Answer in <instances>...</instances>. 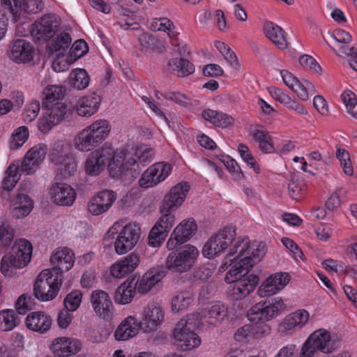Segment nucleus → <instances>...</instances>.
I'll return each instance as SVG.
<instances>
[{"mask_svg":"<svg viewBox=\"0 0 357 357\" xmlns=\"http://www.w3.org/2000/svg\"><path fill=\"white\" fill-rule=\"evenodd\" d=\"M265 253V245L262 243L251 242L248 237H238L229 248L218 271L223 272L231 267L225 277L226 282H231L236 274L250 271Z\"/></svg>","mask_w":357,"mask_h":357,"instance_id":"obj_1","label":"nucleus"},{"mask_svg":"<svg viewBox=\"0 0 357 357\" xmlns=\"http://www.w3.org/2000/svg\"><path fill=\"white\" fill-rule=\"evenodd\" d=\"M141 320L136 314L129 315L117 326L114 338L116 341H126L138 335L143 328L144 332L155 331L165 320V311L159 303L147 304L141 312Z\"/></svg>","mask_w":357,"mask_h":357,"instance_id":"obj_2","label":"nucleus"},{"mask_svg":"<svg viewBox=\"0 0 357 357\" xmlns=\"http://www.w3.org/2000/svg\"><path fill=\"white\" fill-rule=\"evenodd\" d=\"M66 91H43L41 103L43 112L38 121V128L47 133L59 125L68 113V107L64 101Z\"/></svg>","mask_w":357,"mask_h":357,"instance_id":"obj_3","label":"nucleus"},{"mask_svg":"<svg viewBox=\"0 0 357 357\" xmlns=\"http://www.w3.org/2000/svg\"><path fill=\"white\" fill-rule=\"evenodd\" d=\"M122 157L123 154L118 150L102 146L87 155L84 163V172L90 176H96L107 167L112 177L122 178L123 167L120 165Z\"/></svg>","mask_w":357,"mask_h":357,"instance_id":"obj_4","label":"nucleus"},{"mask_svg":"<svg viewBox=\"0 0 357 357\" xmlns=\"http://www.w3.org/2000/svg\"><path fill=\"white\" fill-rule=\"evenodd\" d=\"M141 234L139 225L135 222L120 220L116 221L108 229L105 238L112 240L114 249L119 255L132 250L137 244Z\"/></svg>","mask_w":357,"mask_h":357,"instance_id":"obj_5","label":"nucleus"},{"mask_svg":"<svg viewBox=\"0 0 357 357\" xmlns=\"http://www.w3.org/2000/svg\"><path fill=\"white\" fill-rule=\"evenodd\" d=\"M118 151L123 154L120 160V165L123 167L122 179L128 182L138 176L141 166L144 167L152 162L155 156L154 150L146 145L132 147L126 151Z\"/></svg>","mask_w":357,"mask_h":357,"instance_id":"obj_6","label":"nucleus"},{"mask_svg":"<svg viewBox=\"0 0 357 357\" xmlns=\"http://www.w3.org/2000/svg\"><path fill=\"white\" fill-rule=\"evenodd\" d=\"M340 338L326 329L312 333L303 344L299 357H314L318 351L330 354L340 347Z\"/></svg>","mask_w":357,"mask_h":357,"instance_id":"obj_7","label":"nucleus"},{"mask_svg":"<svg viewBox=\"0 0 357 357\" xmlns=\"http://www.w3.org/2000/svg\"><path fill=\"white\" fill-rule=\"evenodd\" d=\"M196 317L188 314L176 324L172 332L174 343L181 350H192L202 343L200 337L194 331L195 328L200 327Z\"/></svg>","mask_w":357,"mask_h":357,"instance_id":"obj_8","label":"nucleus"},{"mask_svg":"<svg viewBox=\"0 0 357 357\" xmlns=\"http://www.w3.org/2000/svg\"><path fill=\"white\" fill-rule=\"evenodd\" d=\"M199 252L192 245H185L176 251L170 252L165 260V267L172 272L183 273L194 266Z\"/></svg>","mask_w":357,"mask_h":357,"instance_id":"obj_9","label":"nucleus"},{"mask_svg":"<svg viewBox=\"0 0 357 357\" xmlns=\"http://www.w3.org/2000/svg\"><path fill=\"white\" fill-rule=\"evenodd\" d=\"M236 237V229L231 226H227L219 229L213 234L204 245L203 255L208 259L218 256L238 238Z\"/></svg>","mask_w":357,"mask_h":357,"instance_id":"obj_10","label":"nucleus"},{"mask_svg":"<svg viewBox=\"0 0 357 357\" xmlns=\"http://www.w3.org/2000/svg\"><path fill=\"white\" fill-rule=\"evenodd\" d=\"M61 282L57 275L52 273L51 269L42 271L37 276L34 285L35 296L40 301H49L57 295Z\"/></svg>","mask_w":357,"mask_h":357,"instance_id":"obj_11","label":"nucleus"},{"mask_svg":"<svg viewBox=\"0 0 357 357\" xmlns=\"http://www.w3.org/2000/svg\"><path fill=\"white\" fill-rule=\"evenodd\" d=\"M1 6L12 15L17 22L25 15L36 14L44 8L43 0H1Z\"/></svg>","mask_w":357,"mask_h":357,"instance_id":"obj_12","label":"nucleus"},{"mask_svg":"<svg viewBox=\"0 0 357 357\" xmlns=\"http://www.w3.org/2000/svg\"><path fill=\"white\" fill-rule=\"evenodd\" d=\"M233 280L231 282H227L229 284L228 296L233 301H240L249 296L255 290L259 278L255 275H247V273L243 271L241 274H236Z\"/></svg>","mask_w":357,"mask_h":357,"instance_id":"obj_13","label":"nucleus"},{"mask_svg":"<svg viewBox=\"0 0 357 357\" xmlns=\"http://www.w3.org/2000/svg\"><path fill=\"white\" fill-rule=\"evenodd\" d=\"M61 23V20L59 15L45 14L32 24L31 35L38 40H49L59 31Z\"/></svg>","mask_w":357,"mask_h":357,"instance_id":"obj_14","label":"nucleus"},{"mask_svg":"<svg viewBox=\"0 0 357 357\" xmlns=\"http://www.w3.org/2000/svg\"><path fill=\"white\" fill-rule=\"evenodd\" d=\"M172 171V167L167 162H155L142 174L139 185L144 188L155 186L165 181Z\"/></svg>","mask_w":357,"mask_h":357,"instance_id":"obj_15","label":"nucleus"},{"mask_svg":"<svg viewBox=\"0 0 357 357\" xmlns=\"http://www.w3.org/2000/svg\"><path fill=\"white\" fill-rule=\"evenodd\" d=\"M291 280L287 272H277L268 275L260 284L257 294L260 298L270 297L284 289Z\"/></svg>","mask_w":357,"mask_h":357,"instance_id":"obj_16","label":"nucleus"},{"mask_svg":"<svg viewBox=\"0 0 357 357\" xmlns=\"http://www.w3.org/2000/svg\"><path fill=\"white\" fill-rule=\"evenodd\" d=\"M102 98V91H93L75 98L73 109L81 117H91L99 109Z\"/></svg>","mask_w":357,"mask_h":357,"instance_id":"obj_17","label":"nucleus"},{"mask_svg":"<svg viewBox=\"0 0 357 357\" xmlns=\"http://www.w3.org/2000/svg\"><path fill=\"white\" fill-rule=\"evenodd\" d=\"M161 213L162 216L155 222L149 234V245L153 248H158L162 245L175 221L174 215L170 213Z\"/></svg>","mask_w":357,"mask_h":357,"instance_id":"obj_18","label":"nucleus"},{"mask_svg":"<svg viewBox=\"0 0 357 357\" xmlns=\"http://www.w3.org/2000/svg\"><path fill=\"white\" fill-rule=\"evenodd\" d=\"M190 185L181 182L172 187L165 195L160 207V213H170L178 208L185 199Z\"/></svg>","mask_w":357,"mask_h":357,"instance_id":"obj_19","label":"nucleus"},{"mask_svg":"<svg viewBox=\"0 0 357 357\" xmlns=\"http://www.w3.org/2000/svg\"><path fill=\"white\" fill-rule=\"evenodd\" d=\"M197 225L193 218L183 220L177 225L168 239L166 247L174 250L179 245L188 241L197 231Z\"/></svg>","mask_w":357,"mask_h":357,"instance_id":"obj_20","label":"nucleus"},{"mask_svg":"<svg viewBox=\"0 0 357 357\" xmlns=\"http://www.w3.org/2000/svg\"><path fill=\"white\" fill-rule=\"evenodd\" d=\"M166 275L164 267H153L145 273L139 279H137V291L145 294L152 289L158 290L162 286V279Z\"/></svg>","mask_w":357,"mask_h":357,"instance_id":"obj_21","label":"nucleus"},{"mask_svg":"<svg viewBox=\"0 0 357 357\" xmlns=\"http://www.w3.org/2000/svg\"><path fill=\"white\" fill-rule=\"evenodd\" d=\"M47 151L45 144L39 143L33 146L24 156L21 171L27 175L34 173L45 160Z\"/></svg>","mask_w":357,"mask_h":357,"instance_id":"obj_22","label":"nucleus"},{"mask_svg":"<svg viewBox=\"0 0 357 357\" xmlns=\"http://www.w3.org/2000/svg\"><path fill=\"white\" fill-rule=\"evenodd\" d=\"M50 200L55 204L62 206H72L77 197L75 190L65 183H54L48 190Z\"/></svg>","mask_w":357,"mask_h":357,"instance_id":"obj_23","label":"nucleus"},{"mask_svg":"<svg viewBox=\"0 0 357 357\" xmlns=\"http://www.w3.org/2000/svg\"><path fill=\"white\" fill-rule=\"evenodd\" d=\"M196 317L199 326L205 325L216 327L220 325L226 316V307L224 305L216 303L209 308H204L195 313L190 314Z\"/></svg>","mask_w":357,"mask_h":357,"instance_id":"obj_24","label":"nucleus"},{"mask_svg":"<svg viewBox=\"0 0 357 357\" xmlns=\"http://www.w3.org/2000/svg\"><path fill=\"white\" fill-rule=\"evenodd\" d=\"M310 318V313L305 309L296 310L284 317L279 326L280 331L287 334L301 331L309 323Z\"/></svg>","mask_w":357,"mask_h":357,"instance_id":"obj_25","label":"nucleus"},{"mask_svg":"<svg viewBox=\"0 0 357 357\" xmlns=\"http://www.w3.org/2000/svg\"><path fill=\"white\" fill-rule=\"evenodd\" d=\"M116 199V193L110 190H101L91 197L87 208L93 215H99L107 212Z\"/></svg>","mask_w":357,"mask_h":357,"instance_id":"obj_26","label":"nucleus"},{"mask_svg":"<svg viewBox=\"0 0 357 357\" xmlns=\"http://www.w3.org/2000/svg\"><path fill=\"white\" fill-rule=\"evenodd\" d=\"M81 347L82 344L79 340L63 336L53 339L50 349L57 357H69L77 353Z\"/></svg>","mask_w":357,"mask_h":357,"instance_id":"obj_27","label":"nucleus"},{"mask_svg":"<svg viewBox=\"0 0 357 357\" xmlns=\"http://www.w3.org/2000/svg\"><path fill=\"white\" fill-rule=\"evenodd\" d=\"M75 263L73 252L67 248L58 249L50 257V264L53 271L65 273L72 268Z\"/></svg>","mask_w":357,"mask_h":357,"instance_id":"obj_28","label":"nucleus"},{"mask_svg":"<svg viewBox=\"0 0 357 357\" xmlns=\"http://www.w3.org/2000/svg\"><path fill=\"white\" fill-rule=\"evenodd\" d=\"M139 257L131 253L113 264L110 267V273L115 278H123L132 273L139 266Z\"/></svg>","mask_w":357,"mask_h":357,"instance_id":"obj_29","label":"nucleus"},{"mask_svg":"<svg viewBox=\"0 0 357 357\" xmlns=\"http://www.w3.org/2000/svg\"><path fill=\"white\" fill-rule=\"evenodd\" d=\"M90 301L93 311L99 317L105 319L109 316L112 303L107 292L100 289L93 291Z\"/></svg>","mask_w":357,"mask_h":357,"instance_id":"obj_30","label":"nucleus"},{"mask_svg":"<svg viewBox=\"0 0 357 357\" xmlns=\"http://www.w3.org/2000/svg\"><path fill=\"white\" fill-rule=\"evenodd\" d=\"M33 208L31 198L24 193H19L13 197L10 201V213L16 219L27 216Z\"/></svg>","mask_w":357,"mask_h":357,"instance_id":"obj_31","label":"nucleus"},{"mask_svg":"<svg viewBox=\"0 0 357 357\" xmlns=\"http://www.w3.org/2000/svg\"><path fill=\"white\" fill-rule=\"evenodd\" d=\"M137 282L135 277H131L121 283L115 291L114 301L120 305L130 303L136 294Z\"/></svg>","mask_w":357,"mask_h":357,"instance_id":"obj_32","label":"nucleus"},{"mask_svg":"<svg viewBox=\"0 0 357 357\" xmlns=\"http://www.w3.org/2000/svg\"><path fill=\"white\" fill-rule=\"evenodd\" d=\"M9 56L17 63L29 61L33 58V47L24 39L16 40L10 47Z\"/></svg>","mask_w":357,"mask_h":357,"instance_id":"obj_33","label":"nucleus"},{"mask_svg":"<svg viewBox=\"0 0 357 357\" xmlns=\"http://www.w3.org/2000/svg\"><path fill=\"white\" fill-rule=\"evenodd\" d=\"M25 324L29 330L39 333H45L50 329L52 319L45 313L37 311L31 312L26 316Z\"/></svg>","mask_w":357,"mask_h":357,"instance_id":"obj_34","label":"nucleus"},{"mask_svg":"<svg viewBox=\"0 0 357 357\" xmlns=\"http://www.w3.org/2000/svg\"><path fill=\"white\" fill-rule=\"evenodd\" d=\"M32 250L31 243L20 238L15 241L10 255L24 268L31 261Z\"/></svg>","mask_w":357,"mask_h":357,"instance_id":"obj_35","label":"nucleus"},{"mask_svg":"<svg viewBox=\"0 0 357 357\" xmlns=\"http://www.w3.org/2000/svg\"><path fill=\"white\" fill-rule=\"evenodd\" d=\"M264 31L266 36L280 49L287 47V40L284 30L278 24L267 21L264 24Z\"/></svg>","mask_w":357,"mask_h":357,"instance_id":"obj_36","label":"nucleus"},{"mask_svg":"<svg viewBox=\"0 0 357 357\" xmlns=\"http://www.w3.org/2000/svg\"><path fill=\"white\" fill-rule=\"evenodd\" d=\"M86 128L99 145L108 137L112 126L107 120L100 119L93 121Z\"/></svg>","mask_w":357,"mask_h":357,"instance_id":"obj_37","label":"nucleus"},{"mask_svg":"<svg viewBox=\"0 0 357 357\" xmlns=\"http://www.w3.org/2000/svg\"><path fill=\"white\" fill-rule=\"evenodd\" d=\"M56 176L60 178L66 179L73 176L77 171V160L75 155L60 160L53 164Z\"/></svg>","mask_w":357,"mask_h":357,"instance_id":"obj_38","label":"nucleus"},{"mask_svg":"<svg viewBox=\"0 0 357 357\" xmlns=\"http://www.w3.org/2000/svg\"><path fill=\"white\" fill-rule=\"evenodd\" d=\"M168 70L177 77H186L195 71L194 66L183 58H174L169 61Z\"/></svg>","mask_w":357,"mask_h":357,"instance_id":"obj_39","label":"nucleus"},{"mask_svg":"<svg viewBox=\"0 0 357 357\" xmlns=\"http://www.w3.org/2000/svg\"><path fill=\"white\" fill-rule=\"evenodd\" d=\"M253 139L259 144V149L264 153L275 151L273 139L264 128H255L251 131Z\"/></svg>","mask_w":357,"mask_h":357,"instance_id":"obj_40","label":"nucleus"},{"mask_svg":"<svg viewBox=\"0 0 357 357\" xmlns=\"http://www.w3.org/2000/svg\"><path fill=\"white\" fill-rule=\"evenodd\" d=\"M72 43L70 34L66 31H59L56 33L55 38L49 45L51 52H55L58 56H63L64 53L68 50Z\"/></svg>","mask_w":357,"mask_h":357,"instance_id":"obj_41","label":"nucleus"},{"mask_svg":"<svg viewBox=\"0 0 357 357\" xmlns=\"http://www.w3.org/2000/svg\"><path fill=\"white\" fill-rule=\"evenodd\" d=\"M73 145L80 152H88L98 144L86 128L79 131L73 139Z\"/></svg>","mask_w":357,"mask_h":357,"instance_id":"obj_42","label":"nucleus"},{"mask_svg":"<svg viewBox=\"0 0 357 357\" xmlns=\"http://www.w3.org/2000/svg\"><path fill=\"white\" fill-rule=\"evenodd\" d=\"M73 154L70 144L68 142L60 140L53 144L49 151L48 157L53 165Z\"/></svg>","mask_w":357,"mask_h":357,"instance_id":"obj_43","label":"nucleus"},{"mask_svg":"<svg viewBox=\"0 0 357 357\" xmlns=\"http://www.w3.org/2000/svg\"><path fill=\"white\" fill-rule=\"evenodd\" d=\"M20 323L16 312L11 309L0 310V331L1 332L11 331Z\"/></svg>","mask_w":357,"mask_h":357,"instance_id":"obj_44","label":"nucleus"},{"mask_svg":"<svg viewBox=\"0 0 357 357\" xmlns=\"http://www.w3.org/2000/svg\"><path fill=\"white\" fill-rule=\"evenodd\" d=\"M194 294L190 291L176 292L172 299V310L178 312L186 309L193 302Z\"/></svg>","mask_w":357,"mask_h":357,"instance_id":"obj_45","label":"nucleus"},{"mask_svg":"<svg viewBox=\"0 0 357 357\" xmlns=\"http://www.w3.org/2000/svg\"><path fill=\"white\" fill-rule=\"evenodd\" d=\"M24 268L10 254L4 255L0 261V271L5 277H13L17 271Z\"/></svg>","mask_w":357,"mask_h":357,"instance_id":"obj_46","label":"nucleus"},{"mask_svg":"<svg viewBox=\"0 0 357 357\" xmlns=\"http://www.w3.org/2000/svg\"><path fill=\"white\" fill-rule=\"evenodd\" d=\"M266 311V314L269 320L276 317L286 307L284 302L281 297H275L262 302Z\"/></svg>","mask_w":357,"mask_h":357,"instance_id":"obj_47","label":"nucleus"},{"mask_svg":"<svg viewBox=\"0 0 357 357\" xmlns=\"http://www.w3.org/2000/svg\"><path fill=\"white\" fill-rule=\"evenodd\" d=\"M18 162L12 163L6 171L2 181V188L8 191L12 190L20 178Z\"/></svg>","mask_w":357,"mask_h":357,"instance_id":"obj_48","label":"nucleus"},{"mask_svg":"<svg viewBox=\"0 0 357 357\" xmlns=\"http://www.w3.org/2000/svg\"><path fill=\"white\" fill-rule=\"evenodd\" d=\"M281 76L284 84L289 89H294V88L311 89L314 87L313 84L309 80L303 79V81H300L292 73L287 70H282Z\"/></svg>","mask_w":357,"mask_h":357,"instance_id":"obj_49","label":"nucleus"},{"mask_svg":"<svg viewBox=\"0 0 357 357\" xmlns=\"http://www.w3.org/2000/svg\"><path fill=\"white\" fill-rule=\"evenodd\" d=\"M89 76L84 69H76L70 74L69 83L76 89H85L89 86Z\"/></svg>","mask_w":357,"mask_h":357,"instance_id":"obj_50","label":"nucleus"},{"mask_svg":"<svg viewBox=\"0 0 357 357\" xmlns=\"http://www.w3.org/2000/svg\"><path fill=\"white\" fill-rule=\"evenodd\" d=\"M29 136V132L26 126L18 127L14 130L9 139V147L13 150L18 149L27 141Z\"/></svg>","mask_w":357,"mask_h":357,"instance_id":"obj_51","label":"nucleus"},{"mask_svg":"<svg viewBox=\"0 0 357 357\" xmlns=\"http://www.w3.org/2000/svg\"><path fill=\"white\" fill-rule=\"evenodd\" d=\"M151 26L155 30L166 32L169 38H174L178 35V32L176 31L173 22L165 17L155 19Z\"/></svg>","mask_w":357,"mask_h":357,"instance_id":"obj_52","label":"nucleus"},{"mask_svg":"<svg viewBox=\"0 0 357 357\" xmlns=\"http://www.w3.org/2000/svg\"><path fill=\"white\" fill-rule=\"evenodd\" d=\"M262 302L257 303L252 306L248 312L247 317L248 320L253 324L259 322H266L269 321L266 314L264 307Z\"/></svg>","mask_w":357,"mask_h":357,"instance_id":"obj_53","label":"nucleus"},{"mask_svg":"<svg viewBox=\"0 0 357 357\" xmlns=\"http://www.w3.org/2000/svg\"><path fill=\"white\" fill-rule=\"evenodd\" d=\"M82 293L79 290H74L68 294L64 298L65 309L71 312L75 311L81 305Z\"/></svg>","mask_w":357,"mask_h":357,"instance_id":"obj_54","label":"nucleus"},{"mask_svg":"<svg viewBox=\"0 0 357 357\" xmlns=\"http://www.w3.org/2000/svg\"><path fill=\"white\" fill-rule=\"evenodd\" d=\"M40 105L37 100H33L29 102L25 107L24 111L22 113V119L24 122H32L38 116L40 112Z\"/></svg>","mask_w":357,"mask_h":357,"instance_id":"obj_55","label":"nucleus"},{"mask_svg":"<svg viewBox=\"0 0 357 357\" xmlns=\"http://www.w3.org/2000/svg\"><path fill=\"white\" fill-rule=\"evenodd\" d=\"M215 46L231 66H235L238 64L237 58L234 52L231 51L227 45L221 41H216Z\"/></svg>","mask_w":357,"mask_h":357,"instance_id":"obj_56","label":"nucleus"},{"mask_svg":"<svg viewBox=\"0 0 357 357\" xmlns=\"http://www.w3.org/2000/svg\"><path fill=\"white\" fill-rule=\"evenodd\" d=\"M14 236L13 229L6 223L0 221V246L7 248Z\"/></svg>","mask_w":357,"mask_h":357,"instance_id":"obj_57","label":"nucleus"},{"mask_svg":"<svg viewBox=\"0 0 357 357\" xmlns=\"http://www.w3.org/2000/svg\"><path fill=\"white\" fill-rule=\"evenodd\" d=\"M271 96L276 101L284 104L289 108L296 109L297 107L296 102L284 91H271Z\"/></svg>","mask_w":357,"mask_h":357,"instance_id":"obj_58","label":"nucleus"},{"mask_svg":"<svg viewBox=\"0 0 357 357\" xmlns=\"http://www.w3.org/2000/svg\"><path fill=\"white\" fill-rule=\"evenodd\" d=\"M300 64L312 73L320 74L321 73V67L317 61L310 55L305 54L299 58Z\"/></svg>","mask_w":357,"mask_h":357,"instance_id":"obj_59","label":"nucleus"},{"mask_svg":"<svg viewBox=\"0 0 357 357\" xmlns=\"http://www.w3.org/2000/svg\"><path fill=\"white\" fill-rule=\"evenodd\" d=\"M86 337L92 343H100L107 339L108 335L103 334L102 331L98 327L91 326L86 330Z\"/></svg>","mask_w":357,"mask_h":357,"instance_id":"obj_60","label":"nucleus"},{"mask_svg":"<svg viewBox=\"0 0 357 357\" xmlns=\"http://www.w3.org/2000/svg\"><path fill=\"white\" fill-rule=\"evenodd\" d=\"M252 337L260 338L266 337L271 333V327L266 322H259L251 325Z\"/></svg>","mask_w":357,"mask_h":357,"instance_id":"obj_61","label":"nucleus"},{"mask_svg":"<svg viewBox=\"0 0 357 357\" xmlns=\"http://www.w3.org/2000/svg\"><path fill=\"white\" fill-rule=\"evenodd\" d=\"M323 267L329 273H343L345 271L344 264L337 260L328 259L321 262Z\"/></svg>","mask_w":357,"mask_h":357,"instance_id":"obj_62","label":"nucleus"},{"mask_svg":"<svg viewBox=\"0 0 357 357\" xmlns=\"http://www.w3.org/2000/svg\"><path fill=\"white\" fill-rule=\"evenodd\" d=\"M72 312L66 309L59 311L56 318V323L59 328L66 329L70 325L73 319Z\"/></svg>","mask_w":357,"mask_h":357,"instance_id":"obj_63","label":"nucleus"},{"mask_svg":"<svg viewBox=\"0 0 357 357\" xmlns=\"http://www.w3.org/2000/svg\"><path fill=\"white\" fill-rule=\"evenodd\" d=\"M89 50L86 43L83 40H77L72 45L70 48L71 56L77 59L84 56Z\"/></svg>","mask_w":357,"mask_h":357,"instance_id":"obj_64","label":"nucleus"}]
</instances>
